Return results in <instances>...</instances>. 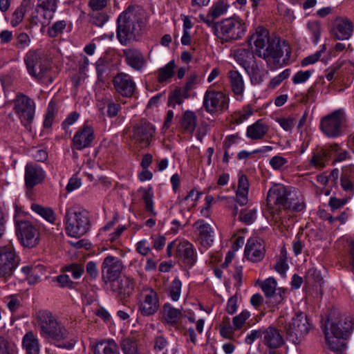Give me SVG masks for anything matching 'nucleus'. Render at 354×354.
Wrapping results in <instances>:
<instances>
[{"instance_id":"nucleus-2","label":"nucleus","mask_w":354,"mask_h":354,"mask_svg":"<svg viewBox=\"0 0 354 354\" xmlns=\"http://www.w3.org/2000/svg\"><path fill=\"white\" fill-rule=\"evenodd\" d=\"M35 321L36 327L41 337L59 348H73L74 341L66 342L69 337V332L50 311L39 310L36 314Z\"/></svg>"},{"instance_id":"nucleus-47","label":"nucleus","mask_w":354,"mask_h":354,"mask_svg":"<svg viewBox=\"0 0 354 354\" xmlns=\"http://www.w3.org/2000/svg\"><path fill=\"white\" fill-rule=\"evenodd\" d=\"M31 209L49 223H53L55 221V214L53 209L50 207H45L39 204H32L31 205Z\"/></svg>"},{"instance_id":"nucleus-23","label":"nucleus","mask_w":354,"mask_h":354,"mask_svg":"<svg viewBox=\"0 0 354 354\" xmlns=\"http://www.w3.org/2000/svg\"><path fill=\"white\" fill-rule=\"evenodd\" d=\"M94 138L93 129L84 124L75 133L73 138V148L81 151L85 148L89 147Z\"/></svg>"},{"instance_id":"nucleus-29","label":"nucleus","mask_w":354,"mask_h":354,"mask_svg":"<svg viewBox=\"0 0 354 354\" xmlns=\"http://www.w3.org/2000/svg\"><path fill=\"white\" fill-rule=\"evenodd\" d=\"M138 194L140 195L141 200L143 203L144 208L150 215L156 216L157 212L154 207V196L151 186L140 187L137 190Z\"/></svg>"},{"instance_id":"nucleus-27","label":"nucleus","mask_w":354,"mask_h":354,"mask_svg":"<svg viewBox=\"0 0 354 354\" xmlns=\"http://www.w3.org/2000/svg\"><path fill=\"white\" fill-rule=\"evenodd\" d=\"M117 222L118 218L114 216L111 221H109L100 230V235L106 239L107 241L111 243L116 241L127 228L125 225H119L114 228Z\"/></svg>"},{"instance_id":"nucleus-54","label":"nucleus","mask_w":354,"mask_h":354,"mask_svg":"<svg viewBox=\"0 0 354 354\" xmlns=\"http://www.w3.org/2000/svg\"><path fill=\"white\" fill-rule=\"evenodd\" d=\"M250 317L249 311L245 310L232 319V323L235 329L239 330L243 327L246 320Z\"/></svg>"},{"instance_id":"nucleus-21","label":"nucleus","mask_w":354,"mask_h":354,"mask_svg":"<svg viewBox=\"0 0 354 354\" xmlns=\"http://www.w3.org/2000/svg\"><path fill=\"white\" fill-rule=\"evenodd\" d=\"M192 227L201 244L204 247L211 246L214 240V231L210 224L199 219L194 223Z\"/></svg>"},{"instance_id":"nucleus-33","label":"nucleus","mask_w":354,"mask_h":354,"mask_svg":"<svg viewBox=\"0 0 354 354\" xmlns=\"http://www.w3.org/2000/svg\"><path fill=\"white\" fill-rule=\"evenodd\" d=\"M22 347L26 354H39L40 345L37 335L32 331L26 333L22 339Z\"/></svg>"},{"instance_id":"nucleus-3","label":"nucleus","mask_w":354,"mask_h":354,"mask_svg":"<svg viewBox=\"0 0 354 354\" xmlns=\"http://www.w3.org/2000/svg\"><path fill=\"white\" fill-rule=\"evenodd\" d=\"M64 222L66 234L74 238L84 235L91 227L88 213L73 206L66 208Z\"/></svg>"},{"instance_id":"nucleus-42","label":"nucleus","mask_w":354,"mask_h":354,"mask_svg":"<svg viewBox=\"0 0 354 354\" xmlns=\"http://www.w3.org/2000/svg\"><path fill=\"white\" fill-rule=\"evenodd\" d=\"M230 5L227 0H218L209 10V15L214 18H218L227 13Z\"/></svg>"},{"instance_id":"nucleus-44","label":"nucleus","mask_w":354,"mask_h":354,"mask_svg":"<svg viewBox=\"0 0 354 354\" xmlns=\"http://www.w3.org/2000/svg\"><path fill=\"white\" fill-rule=\"evenodd\" d=\"M189 97V94L185 93V92L180 88H176L169 96L168 106H171L173 108H175L176 105L182 104L184 100Z\"/></svg>"},{"instance_id":"nucleus-40","label":"nucleus","mask_w":354,"mask_h":354,"mask_svg":"<svg viewBox=\"0 0 354 354\" xmlns=\"http://www.w3.org/2000/svg\"><path fill=\"white\" fill-rule=\"evenodd\" d=\"M175 67L174 60H171L165 66L160 68L158 71V82L167 83L174 76Z\"/></svg>"},{"instance_id":"nucleus-38","label":"nucleus","mask_w":354,"mask_h":354,"mask_svg":"<svg viewBox=\"0 0 354 354\" xmlns=\"http://www.w3.org/2000/svg\"><path fill=\"white\" fill-rule=\"evenodd\" d=\"M305 207V204L301 195L297 192L291 191L288 201L283 209H292L300 212Z\"/></svg>"},{"instance_id":"nucleus-60","label":"nucleus","mask_w":354,"mask_h":354,"mask_svg":"<svg viewBox=\"0 0 354 354\" xmlns=\"http://www.w3.org/2000/svg\"><path fill=\"white\" fill-rule=\"evenodd\" d=\"M25 12L26 8L22 5L15 10L11 20V24L12 26H17L22 21Z\"/></svg>"},{"instance_id":"nucleus-55","label":"nucleus","mask_w":354,"mask_h":354,"mask_svg":"<svg viewBox=\"0 0 354 354\" xmlns=\"http://www.w3.org/2000/svg\"><path fill=\"white\" fill-rule=\"evenodd\" d=\"M286 290L283 288H278L277 291L272 295V297H268L269 302L271 303L273 306H278L281 304L286 297Z\"/></svg>"},{"instance_id":"nucleus-50","label":"nucleus","mask_w":354,"mask_h":354,"mask_svg":"<svg viewBox=\"0 0 354 354\" xmlns=\"http://www.w3.org/2000/svg\"><path fill=\"white\" fill-rule=\"evenodd\" d=\"M17 348L15 344L0 337V354H17Z\"/></svg>"},{"instance_id":"nucleus-12","label":"nucleus","mask_w":354,"mask_h":354,"mask_svg":"<svg viewBox=\"0 0 354 354\" xmlns=\"http://www.w3.org/2000/svg\"><path fill=\"white\" fill-rule=\"evenodd\" d=\"M133 6L129 5L117 19L116 35L122 45L129 44L133 38Z\"/></svg>"},{"instance_id":"nucleus-36","label":"nucleus","mask_w":354,"mask_h":354,"mask_svg":"<svg viewBox=\"0 0 354 354\" xmlns=\"http://www.w3.org/2000/svg\"><path fill=\"white\" fill-rule=\"evenodd\" d=\"M197 125V117L194 112L187 110L180 120V127L184 131L192 133Z\"/></svg>"},{"instance_id":"nucleus-20","label":"nucleus","mask_w":354,"mask_h":354,"mask_svg":"<svg viewBox=\"0 0 354 354\" xmlns=\"http://www.w3.org/2000/svg\"><path fill=\"white\" fill-rule=\"evenodd\" d=\"M176 257L181 261L185 266L192 267L196 262V252L192 243L182 239L176 245Z\"/></svg>"},{"instance_id":"nucleus-19","label":"nucleus","mask_w":354,"mask_h":354,"mask_svg":"<svg viewBox=\"0 0 354 354\" xmlns=\"http://www.w3.org/2000/svg\"><path fill=\"white\" fill-rule=\"evenodd\" d=\"M340 149L339 145L335 143L324 149L317 150L313 153L310 160V165L317 169L324 168L331 156L337 153Z\"/></svg>"},{"instance_id":"nucleus-6","label":"nucleus","mask_w":354,"mask_h":354,"mask_svg":"<svg viewBox=\"0 0 354 354\" xmlns=\"http://www.w3.org/2000/svg\"><path fill=\"white\" fill-rule=\"evenodd\" d=\"M311 329V324L304 313H297L284 326L288 341L297 345L303 342Z\"/></svg>"},{"instance_id":"nucleus-56","label":"nucleus","mask_w":354,"mask_h":354,"mask_svg":"<svg viewBox=\"0 0 354 354\" xmlns=\"http://www.w3.org/2000/svg\"><path fill=\"white\" fill-rule=\"evenodd\" d=\"M313 71H299L292 76V83L294 84L305 83L311 77Z\"/></svg>"},{"instance_id":"nucleus-28","label":"nucleus","mask_w":354,"mask_h":354,"mask_svg":"<svg viewBox=\"0 0 354 354\" xmlns=\"http://www.w3.org/2000/svg\"><path fill=\"white\" fill-rule=\"evenodd\" d=\"M268 124L262 119H259L248 126L245 136L251 140H263L269 131Z\"/></svg>"},{"instance_id":"nucleus-22","label":"nucleus","mask_w":354,"mask_h":354,"mask_svg":"<svg viewBox=\"0 0 354 354\" xmlns=\"http://www.w3.org/2000/svg\"><path fill=\"white\" fill-rule=\"evenodd\" d=\"M261 342L271 351L281 347L285 344V340L277 328L268 326L263 328Z\"/></svg>"},{"instance_id":"nucleus-52","label":"nucleus","mask_w":354,"mask_h":354,"mask_svg":"<svg viewBox=\"0 0 354 354\" xmlns=\"http://www.w3.org/2000/svg\"><path fill=\"white\" fill-rule=\"evenodd\" d=\"M291 74V70L286 68L278 74L277 76L271 79L269 82V88H274L279 86L284 80L287 79Z\"/></svg>"},{"instance_id":"nucleus-43","label":"nucleus","mask_w":354,"mask_h":354,"mask_svg":"<svg viewBox=\"0 0 354 354\" xmlns=\"http://www.w3.org/2000/svg\"><path fill=\"white\" fill-rule=\"evenodd\" d=\"M135 12L138 14L139 17L136 19V21H134V31L137 30L138 35L142 34L147 27L148 22L147 16L145 11L139 6L136 8L134 7V12Z\"/></svg>"},{"instance_id":"nucleus-62","label":"nucleus","mask_w":354,"mask_h":354,"mask_svg":"<svg viewBox=\"0 0 354 354\" xmlns=\"http://www.w3.org/2000/svg\"><path fill=\"white\" fill-rule=\"evenodd\" d=\"M240 219L247 225L252 224L257 218V210L255 209H250L245 212H241Z\"/></svg>"},{"instance_id":"nucleus-59","label":"nucleus","mask_w":354,"mask_h":354,"mask_svg":"<svg viewBox=\"0 0 354 354\" xmlns=\"http://www.w3.org/2000/svg\"><path fill=\"white\" fill-rule=\"evenodd\" d=\"M65 270L71 273L75 279H80L84 273V268L77 263H71L65 267Z\"/></svg>"},{"instance_id":"nucleus-26","label":"nucleus","mask_w":354,"mask_h":354,"mask_svg":"<svg viewBox=\"0 0 354 354\" xmlns=\"http://www.w3.org/2000/svg\"><path fill=\"white\" fill-rule=\"evenodd\" d=\"M115 91L122 96L131 97L133 95V79L124 73H118L113 79Z\"/></svg>"},{"instance_id":"nucleus-13","label":"nucleus","mask_w":354,"mask_h":354,"mask_svg":"<svg viewBox=\"0 0 354 354\" xmlns=\"http://www.w3.org/2000/svg\"><path fill=\"white\" fill-rule=\"evenodd\" d=\"M159 298L156 292L149 287L143 288L138 295V311L143 316L155 314L159 308Z\"/></svg>"},{"instance_id":"nucleus-64","label":"nucleus","mask_w":354,"mask_h":354,"mask_svg":"<svg viewBox=\"0 0 354 354\" xmlns=\"http://www.w3.org/2000/svg\"><path fill=\"white\" fill-rule=\"evenodd\" d=\"M30 44V38L28 34L21 32L18 35L16 39V46L18 48L24 49Z\"/></svg>"},{"instance_id":"nucleus-25","label":"nucleus","mask_w":354,"mask_h":354,"mask_svg":"<svg viewBox=\"0 0 354 354\" xmlns=\"http://www.w3.org/2000/svg\"><path fill=\"white\" fill-rule=\"evenodd\" d=\"M332 32L337 39L348 40L353 32V23L348 18L337 17L334 21Z\"/></svg>"},{"instance_id":"nucleus-30","label":"nucleus","mask_w":354,"mask_h":354,"mask_svg":"<svg viewBox=\"0 0 354 354\" xmlns=\"http://www.w3.org/2000/svg\"><path fill=\"white\" fill-rule=\"evenodd\" d=\"M231 89L235 96L242 97L245 91V82L242 75L238 71L231 70L227 73Z\"/></svg>"},{"instance_id":"nucleus-4","label":"nucleus","mask_w":354,"mask_h":354,"mask_svg":"<svg viewBox=\"0 0 354 354\" xmlns=\"http://www.w3.org/2000/svg\"><path fill=\"white\" fill-rule=\"evenodd\" d=\"M24 60L28 73L37 81L46 77L52 68L50 58L40 49L28 50Z\"/></svg>"},{"instance_id":"nucleus-53","label":"nucleus","mask_w":354,"mask_h":354,"mask_svg":"<svg viewBox=\"0 0 354 354\" xmlns=\"http://www.w3.org/2000/svg\"><path fill=\"white\" fill-rule=\"evenodd\" d=\"M276 121L286 131H292L295 125V118L292 116L278 118Z\"/></svg>"},{"instance_id":"nucleus-49","label":"nucleus","mask_w":354,"mask_h":354,"mask_svg":"<svg viewBox=\"0 0 354 354\" xmlns=\"http://www.w3.org/2000/svg\"><path fill=\"white\" fill-rule=\"evenodd\" d=\"M288 268L289 266L287 263L286 253L284 251H281V255L274 266V269L279 274L283 277Z\"/></svg>"},{"instance_id":"nucleus-57","label":"nucleus","mask_w":354,"mask_h":354,"mask_svg":"<svg viewBox=\"0 0 354 354\" xmlns=\"http://www.w3.org/2000/svg\"><path fill=\"white\" fill-rule=\"evenodd\" d=\"M66 22L64 20H60L56 21L50 28L48 30V33L51 37H55L59 34L62 33L66 28Z\"/></svg>"},{"instance_id":"nucleus-24","label":"nucleus","mask_w":354,"mask_h":354,"mask_svg":"<svg viewBox=\"0 0 354 354\" xmlns=\"http://www.w3.org/2000/svg\"><path fill=\"white\" fill-rule=\"evenodd\" d=\"M265 255V248L261 241L256 237L250 238L244 250L245 257L252 262L261 261Z\"/></svg>"},{"instance_id":"nucleus-5","label":"nucleus","mask_w":354,"mask_h":354,"mask_svg":"<svg viewBox=\"0 0 354 354\" xmlns=\"http://www.w3.org/2000/svg\"><path fill=\"white\" fill-rule=\"evenodd\" d=\"M247 31V25L237 16L225 18L217 22L216 36L222 43L242 38Z\"/></svg>"},{"instance_id":"nucleus-61","label":"nucleus","mask_w":354,"mask_h":354,"mask_svg":"<svg viewBox=\"0 0 354 354\" xmlns=\"http://www.w3.org/2000/svg\"><path fill=\"white\" fill-rule=\"evenodd\" d=\"M31 156L37 162H45L48 160V153L46 150L39 148H32L30 151Z\"/></svg>"},{"instance_id":"nucleus-45","label":"nucleus","mask_w":354,"mask_h":354,"mask_svg":"<svg viewBox=\"0 0 354 354\" xmlns=\"http://www.w3.org/2000/svg\"><path fill=\"white\" fill-rule=\"evenodd\" d=\"M259 285L267 298L272 297L278 289L277 282L273 277H268L260 281Z\"/></svg>"},{"instance_id":"nucleus-63","label":"nucleus","mask_w":354,"mask_h":354,"mask_svg":"<svg viewBox=\"0 0 354 354\" xmlns=\"http://www.w3.org/2000/svg\"><path fill=\"white\" fill-rule=\"evenodd\" d=\"M109 20V17L104 13H96L90 15L91 22L99 27L102 26Z\"/></svg>"},{"instance_id":"nucleus-35","label":"nucleus","mask_w":354,"mask_h":354,"mask_svg":"<svg viewBox=\"0 0 354 354\" xmlns=\"http://www.w3.org/2000/svg\"><path fill=\"white\" fill-rule=\"evenodd\" d=\"M155 127L152 124L145 123L138 129L137 140L142 142V147H147L149 145L155 133Z\"/></svg>"},{"instance_id":"nucleus-1","label":"nucleus","mask_w":354,"mask_h":354,"mask_svg":"<svg viewBox=\"0 0 354 354\" xmlns=\"http://www.w3.org/2000/svg\"><path fill=\"white\" fill-rule=\"evenodd\" d=\"M248 42L254 53L263 59L268 65L273 68L282 67L286 59L290 56V48L288 45H281L279 42L271 39L268 30L263 26H258L249 37Z\"/></svg>"},{"instance_id":"nucleus-39","label":"nucleus","mask_w":354,"mask_h":354,"mask_svg":"<svg viewBox=\"0 0 354 354\" xmlns=\"http://www.w3.org/2000/svg\"><path fill=\"white\" fill-rule=\"evenodd\" d=\"M234 58L243 68H246L254 59L253 53L245 48H238L234 52Z\"/></svg>"},{"instance_id":"nucleus-34","label":"nucleus","mask_w":354,"mask_h":354,"mask_svg":"<svg viewBox=\"0 0 354 354\" xmlns=\"http://www.w3.org/2000/svg\"><path fill=\"white\" fill-rule=\"evenodd\" d=\"M182 316L181 311L174 308L170 304H165L162 308V317L170 325L176 324Z\"/></svg>"},{"instance_id":"nucleus-17","label":"nucleus","mask_w":354,"mask_h":354,"mask_svg":"<svg viewBox=\"0 0 354 354\" xmlns=\"http://www.w3.org/2000/svg\"><path fill=\"white\" fill-rule=\"evenodd\" d=\"M46 178L44 169L32 162H28L24 169V181L26 187L32 190L36 185L43 183Z\"/></svg>"},{"instance_id":"nucleus-58","label":"nucleus","mask_w":354,"mask_h":354,"mask_svg":"<svg viewBox=\"0 0 354 354\" xmlns=\"http://www.w3.org/2000/svg\"><path fill=\"white\" fill-rule=\"evenodd\" d=\"M287 163L288 160L279 155L272 157L269 160V165L274 170H280Z\"/></svg>"},{"instance_id":"nucleus-31","label":"nucleus","mask_w":354,"mask_h":354,"mask_svg":"<svg viewBox=\"0 0 354 354\" xmlns=\"http://www.w3.org/2000/svg\"><path fill=\"white\" fill-rule=\"evenodd\" d=\"M244 69L249 75L252 84H260L263 82L264 76L263 65L261 63H258L256 59Z\"/></svg>"},{"instance_id":"nucleus-15","label":"nucleus","mask_w":354,"mask_h":354,"mask_svg":"<svg viewBox=\"0 0 354 354\" xmlns=\"http://www.w3.org/2000/svg\"><path fill=\"white\" fill-rule=\"evenodd\" d=\"M19 264V257L11 245L0 247V278L8 279Z\"/></svg>"},{"instance_id":"nucleus-14","label":"nucleus","mask_w":354,"mask_h":354,"mask_svg":"<svg viewBox=\"0 0 354 354\" xmlns=\"http://www.w3.org/2000/svg\"><path fill=\"white\" fill-rule=\"evenodd\" d=\"M57 0H37L35 10L31 16V23L48 26L57 10Z\"/></svg>"},{"instance_id":"nucleus-32","label":"nucleus","mask_w":354,"mask_h":354,"mask_svg":"<svg viewBox=\"0 0 354 354\" xmlns=\"http://www.w3.org/2000/svg\"><path fill=\"white\" fill-rule=\"evenodd\" d=\"M340 185L344 192L354 193V165L344 167L340 178Z\"/></svg>"},{"instance_id":"nucleus-48","label":"nucleus","mask_w":354,"mask_h":354,"mask_svg":"<svg viewBox=\"0 0 354 354\" xmlns=\"http://www.w3.org/2000/svg\"><path fill=\"white\" fill-rule=\"evenodd\" d=\"M182 283L180 280L176 277L171 283L169 288V296L174 301L179 300L181 295Z\"/></svg>"},{"instance_id":"nucleus-10","label":"nucleus","mask_w":354,"mask_h":354,"mask_svg":"<svg viewBox=\"0 0 354 354\" xmlns=\"http://www.w3.org/2000/svg\"><path fill=\"white\" fill-rule=\"evenodd\" d=\"M14 111L18 115L21 122L29 129L34 119L35 104L31 98L26 95L17 94L15 99Z\"/></svg>"},{"instance_id":"nucleus-37","label":"nucleus","mask_w":354,"mask_h":354,"mask_svg":"<svg viewBox=\"0 0 354 354\" xmlns=\"http://www.w3.org/2000/svg\"><path fill=\"white\" fill-rule=\"evenodd\" d=\"M94 354H119L118 346L113 339L102 341L95 345Z\"/></svg>"},{"instance_id":"nucleus-9","label":"nucleus","mask_w":354,"mask_h":354,"mask_svg":"<svg viewBox=\"0 0 354 354\" xmlns=\"http://www.w3.org/2000/svg\"><path fill=\"white\" fill-rule=\"evenodd\" d=\"M16 232L21 243L26 248H34L39 244V232L30 221L15 216Z\"/></svg>"},{"instance_id":"nucleus-16","label":"nucleus","mask_w":354,"mask_h":354,"mask_svg":"<svg viewBox=\"0 0 354 354\" xmlns=\"http://www.w3.org/2000/svg\"><path fill=\"white\" fill-rule=\"evenodd\" d=\"M345 120L344 112L341 109L336 110L321 120V130L329 138L338 137L342 135V127Z\"/></svg>"},{"instance_id":"nucleus-8","label":"nucleus","mask_w":354,"mask_h":354,"mask_svg":"<svg viewBox=\"0 0 354 354\" xmlns=\"http://www.w3.org/2000/svg\"><path fill=\"white\" fill-rule=\"evenodd\" d=\"M229 96L221 91L209 88L204 93L203 106L210 113H223L228 109Z\"/></svg>"},{"instance_id":"nucleus-7","label":"nucleus","mask_w":354,"mask_h":354,"mask_svg":"<svg viewBox=\"0 0 354 354\" xmlns=\"http://www.w3.org/2000/svg\"><path fill=\"white\" fill-rule=\"evenodd\" d=\"M343 330L337 331L333 327V332H329L327 328L324 329L326 341L329 348L339 353H342L346 348V339L354 328V320L346 319L344 322Z\"/></svg>"},{"instance_id":"nucleus-11","label":"nucleus","mask_w":354,"mask_h":354,"mask_svg":"<svg viewBox=\"0 0 354 354\" xmlns=\"http://www.w3.org/2000/svg\"><path fill=\"white\" fill-rule=\"evenodd\" d=\"M290 192V187L281 184H276L270 187L267 195V205L274 216L277 212L284 209Z\"/></svg>"},{"instance_id":"nucleus-41","label":"nucleus","mask_w":354,"mask_h":354,"mask_svg":"<svg viewBox=\"0 0 354 354\" xmlns=\"http://www.w3.org/2000/svg\"><path fill=\"white\" fill-rule=\"evenodd\" d=\"M306 30L313 43L315 45H317L322 31L320 22L315 20L308 21L306 24Z\"/></svg>"},{"instance_id":"nucleus-51","label":"nucleus","mask_w":354,"mask_h":354,"mask_svg":"<svg viewBox=\"0 0 354 354\" xmlns=\"http://www.w3.org/2000/svg\"><path fill=\"white\" fill-rule=\"evenodd\" d=\"M326 50V47L325 44H323L320 46V50L315 52L314 54L309 55L301 62V66H306L310 64H313L316 63L321 57L322 54L324 53Z\"/></svg>"},{"instance_id":"nucleus-46","label":"nucleus","mask_w":354,"mask_h":354,"mask_svg":"<svg viewBox=\"0 0 354 354\" xmlns=\"http://www.w3.org/2000/svg\"><path fill=\"white\" fill-rule=\"evenodd\" d=\"M236 330H237L234 328V325H231L230 319L227 317H224L219 325L220 335L223 338L232 339Z\"/></svg>"},{"instance_id":"nucleus-18","label":"nucleus","mask_w":354,"mask_h":354,"mask_svg":"<svg viewBox=\"0 0 354 354\" xmlns=\"http://www.w3.org/2000/svg\"><path fill=\"white\" fill-rule=\"evenodd\" d=\"M123 269L122 262L116 257H106L102 264V277L106 283L114 281L120 275Z\"/></svg>"}]
</instances>
